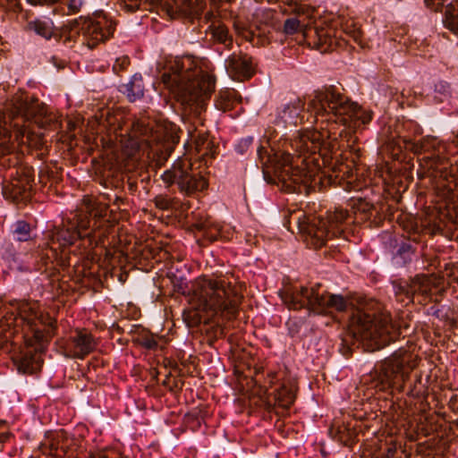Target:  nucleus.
I'll return each mask as SVG.
<instances>
[{
    "label": "nucleus",
    "instance_id": "1a4fd4ad",
    "mask_svg": "<svg viewBox=\"0 0 458 458\" xmlns=\"http://www.w3.org/2000/svg\"><path fill=\"white\" fill-rule=\"evenodd\" d=\"M292 220L296 223L299 233L305 235V241L316 249L324 246L328 239L341 236L346 238L344 234L347 225L354 224L352 210L349 212L342 208L327 211L325 218L296 211L290 213L284 216V225L293 232L290 226Z\"/></svg>",
    "mask_w": 458,
    "mask_h": 458
},
{
    "label": "nucleus",
    "instance_id": "f03ea898",
    "mask_svg": "<svg viewBox=\"0 0 458 458\" xmlns=\"http://www.w3.org/2000/svg\"><path fill=\"white\" fill-rule=\"evenodd\" d=\"M117 221L107 203L85 200L84 208L71 212L61 225L48 232L49 241L36 250V269L54 277L58 273L57 267H76L81 259H89L90 250L103 242Z\"/></svg>",
    "mask_w": 458,
    "mask_h": 458
},
{
    "label": "nucleus",
    "instance_id": "e433bc0d",
    "mask_svg": "<svg viewBox=\"0 0 458 458\" xmlns=\"http://www.w3.org/2000/svg\"><path fill=\"white\" fill-rule=\"evenodd\" d=\"M426 386L421 382V375L415 374L414 382L410 384L407 394L414 398H419L424 394Z\"/></svg>",
    "mask_w": 458,
    "mask_h": 458
},
{
    "label": "nucleus",
    "instance_id": "13d9d810",
    "mask_svg": "<svg viewBox=\"0 0 458 458\" xmlns=\"http://www.w3.org/2000/svg\"><path fill=\"white\" fill-rule=\"evenodd\" d=\"M215 19V14L212 11H208L205 13L204 15V20L206 22H210L212 23V21H216V20H214Z\"/></svg>",
    "mask_w": 458,
    "mask_h": 458
},
{
    "label": "nucleus",
    "instance_id": "a878e982",
    "mask_svg": "<svg viewBox=\"0 0 458 458\" xmlns=\"http://www.w3.org/2000/svg\"><path fill=\"white\" fill-rule=\"evenodd\" d=\"M99 124L106 128L110 132L115 134L120 131V136H123V131L125 126V123H123V114L112 112L109 109L102 111L99 116Z\"/></svg>",
    "mask_w": 458,
    "mask_h": 458
},
{
    "label": "nucleus",
    "instance_id": "393cba45",
    "mask_svg": "<svg viewBox=\"0 0 458 458\" xmlns=\"http://www.w3.org/2000/svg\"><path fill=\"white\" fill-rule=\"evenodd\" d=\"M330 435L345 446H352L357 441L358 432L351 423L333 424L329 429Z\"/></svg>",
    "mask_w": 458,
    "mask_h": 458
},
{
    "label": "nucleus",
    "instance_id": "49530a36",
    "mask_svg": "<svg viewBox=\"0 0 458 458\" xmlns=\"http://www.w3.org/2000/svg\"><path fill=\"white\" fill-rule=\"evenodd\" d=\"M124 3L125 8L129 12H135L140 8V5L141 4V0H122Z\"/></svg>",
    "mask_w": 458,
    "mask_h": 458
},
{
    "label": "nucleus",
    "instance_id": "7c9ffc66",
    "mask_svg": "<svg viewBox=\"0 0 458 458\" xmlns=\"http://www.w3.org/2000/svg\"><path fill=\"white\" fill-rule=\"evenodd\" d=\"M132 343L137 345H140L147 350H156L158 346L157 340L154 337V335L145 328L139 327L135 336L132 337Z\"/></svg>",
    "mask_w": 458,
    "mask_h": 458
},
{
    "label": "nucleus",
    "instance_id": "5fc2aeb1",
    "mask_svg": "<svg viewBox=\"0 0 458 458\" xmlns=\"http://www.w3.org/2000/svg\"><path fill=\"white\" fill-rule=\"evenodd\" d=\"M59 0H29L32 4H53L58 2Z\"/></svg>",
    "mask_w": 458,
    "mask_h": 458
},
{
    "label": "nucleus",
    "instance_id": "864d4df0",
    "mask_svg": "<svg viewBox=\"0 0 458 458\" xmlns=\"http://www.w3.org/2000/svg\"><path fill=\"white\" fill-rule=\"evenodd\" d=\"M185 423L190 426L193 430L200 428V426H197V420L194 419H190L189 412L184 417Z\"/></svg>",
    "mask_w": 458,
    "mask_h": 458
},
{
    "label": "nucleus",
    "instance_id": "f3484780",
    "mask_svg": "<svg viewBox=\"0 0 458 458\" xmlns=\"http://www.w3.org/2000/svg\"><path fill=\"white\" fill-rule=\"evenodd\" d=\"M57 344L65 357L73 359H84L97 346L92 334L86 328L75 329L72 335L66 340H58Z\"/></svg>",
    "mask_w": 458,
    "mask_h": 458
},
{
    "label": "nucleus",
    "instance_id": "e2e57ef3",
    "mask_svg": "<svg viewBox=\"0 0 458 458\" xmlns=\"http://www.w3.org/2000/svg\"><path fill=\"white\" fill-rule=\"evenodd\" d=\"M12 434L9 432L1 433L0 434V442L4 443L8 441V439L11 437Z\"/></svg>",
    "mask_w": 458,
    "mask_h": 458
},
{
    "label": "nucleus",
    "instance_id": "9d476101",
    "mask_svg": "<svg viewBox=\"0 0 458 458\" xmlns=\"http://www.w3.org/2000/svg\"><path fill=\"white\" fill-rule=\"evenodd\" d=\"M22 159V152L15 150L14 140L0 143V166L5 169L2 176L3 194L16 204L29 201L35 186L34 169Z\"/></svg>",
    "mask_w": 458,
    "mask_h": 458
},
{
    "label": "nucleus",
    "instance_id": "b1692460",
    "mask_svg": "<svg viewBox=\"0 0 458 458\" xmlns=\"http://www.w3.org/2000/svg\"><path fill=\"white\" fill-rule=\"evenodd\" d=\"M317 301H315V313L322 314L327 311L336 310L344 311L347 310L348 301L339 294H331L328 293H319L318 292Z\"/></svg>",
    "mask_w": 458,
    "mask_h": 458
},
{
    "label": "nucleus",
    "instance_id": "ddd939ff",
    "mask_svg": "<svg viewBox=\"0 0 458 458\" xmlns=\"http://www.w3.org/2000/svg\"><path fill=\"white\" fill-rule=\"evenodd\" d=\"M308 109L315 114L316 123L321 118V123H327V127L336 118L341 117L340 122L345 123L347 115L350 119H355L356 123L365 125L372 119V112L365 111L356 103L336 91L334 86L325 87L324 89L317 90L314 98L309 103ZM338 129V127L336 126Z\"/></svg>",
    "mask_w": 458,
    "mask_h": 458
},
{
    "label": "nucleus",
    "instance_id": "473e14b6",
    "mask_svg": "<svg viewBox=\"0 0 458 458\" xmlns=\"http://www.w3.org/2000/svg\"><path fill=\"white\" fill-rule=\"evenodd\" d=\"M415 248L409 242H402L394 255L397 264L405 265L411 260Z\"/></svg>",
    "mask_w": 458,
    "mask_h": 458
},
{
    "label": "nucleus",
    "instance_id": "cd10ccee",
    "mask_svg": "<svg viewBox=\"0 0 458 458\" xmlns=\"http://www.w3.org/2000/svg\"><path fill=\"white\" fill-rule=\"evenodd\" d=\"M98 181L106 188H123L125 183V173L104 167L102 174L98 176Z\"/></svg>",
    "mask_w": 458,
    "mask_h": 458
},
{
    "label": "nucleus",
    "instance_id": "8fccbe9b",
    "mask_svg": "<svg viewBox=\"0 0 458 458\" xmlns=\"http://www.w3.org/2000/svg\"><path fill=\"white\" fill-rule=\"evenodd\" d=\"M406 158L407 157H404L403 159H401L402 161L405 162L403 169L406 170V171H409L410 175L412 176L413 170H414V162H413L414 158L413 157H409L407 160H405Z\"/></svg>",
    "mask_w": 458,
    "mask_h": 458
},
{
    "label": "nucleus",
    "instance_id": "3c124183",
    "mask_svg": "<svg viewBox=\"0 0 458 458\" xmlns=\"http://www.w3.org/2000/svg\"><path fill=\"white\" fill-rule=\"evenodd\" d=\"M308 10H309L308 6L298 3L296 5H294L293 7L292 13L298 14V15L306 14L308 13Z\"/></svg>",
    "mask_w": 458,
    "mask_h": 458
},
{
    "label": "nucleus",
    "instance_id": "412c9836",
    "mask_svg": "<svg viewBox=\"0 0 458 458\" xmlns=\"http://www.w3.org/2000/svg\"><path fill=\"white\" fill-rule=\"evenodd\" d=\"M320 286V284H317L310 289L301 287L300 291H286L282 296V299L290 309L301 310L307 307L309 310L315 312V301H317L316 293H318V290Z\"/></svg>",
    "mask_w": 458,
    "mask_h": 458
},
{
    "label": "nucleus",
    "instance_id": "dca6fc26",
    "mask_svg": "<svg viewBox=\"0 0 458 458\" xmlns=\"http://www.w3.org/2000/svg\"><path fill=\"white\" fill-rule=\"evenodd\" d=\"M350 206L354 224L364 225L367 228L379 227L394 216V208L387 201L371 203L360 198L352 199Z\"/></svg>",
    "mask_w": 458,
    "mask_h": 458
},
{
    "label": "nucleus",
    "instance_id": "6e6552de",
    "mask_svg": "<svg viewBox=\"0 0 458 458\" xmlns=\"http://www.w3.org/2000/svg\"><path fill=\"white\" fill-rule=\"evenodd\" d=\"M28 30L47 40L54 38L57 42L75 43L81 36L82 43L93 49L100 42L111 38L115 30V23L112 20L101 17L98 20L81 16L64 25L61 29H55L52 21L39 19L31 21L27 24Z\"/></svg>",
    "mask_w": 458,
    "mask_h": 458
},
{
    "label": "nucleus",
    "instance_id": "2f4dec72",
    "mask_svg": "<svg viewBox=\"0 0 458 458\" xmlns=\"http://www.w3.org/2000/svg\"><path fill=\"white\" fill-rule=\"evenodd\" d=\"M436 431L441 438H446L451 441L458 437V418L454 420H443L438 423Z\"/></svg>",
    "mask_w": 458,
    "mask_h": 458
},
{
    "label": "nucleus",
    "instance_id": "79ce46f5",
    "mask_svg": "<svg viewBox=\"0 0 458 458\" xmlns=\"http://www.w3.org/2000/svg\"><path fill=\"white\" fill-rule=\"evenodd\" d=\"M125 182L128 186L129 191L133 194L138 190V175L135 173H125Z\"/></svg>",
    "mask_w": 458,
    "mask_h": 458
},
{
    "label": "nucleus",
    "instance_id": "c756f323",
    "mask_svg": "<svg viewBox=\"0 0 458 458\" xmlns=\"http://www.w3.org/2000/svg\"><path fill=\"white\" fill-rule=\"evenodd\" d=\"M12 104L13 98L10 100V103L7 104L6 109L8 111V117L4 112L0 111V143H8L13 141V134L12 129L13 126L12 124Z\"/></svg>",
    "mask_w": 458,
    "mask_h": 458
},
{
    "label": "nucleus",
    "instance_id": "052dcab7",
    "mask_svg": "<svg viewBox=\"0 0 458 458\" xmlns=\"http://www.w3.org/2000/svg\"><path fill=\"white\" fill-rule=\"evenodd\" d=\"M430 267H434L435 268H440L441 267V262L438 259V257H434L429 263Z\"/></svg>",
    "mask_w": 458,
    "mask_h": 458
},
{
    "label": "nucleus",
    "instance_id": "aec40b11",
    "mask_svg": "<svg viewBox=\"0 0 458 458\" xmlns=\"http://www.w3.org/2000/svg\"><path fill=\"white\" fill-rule=\"evenodd\" d=\"M430 277L427 275H417L411 283L406 281L393 282L394 294L400 301H411L416 293L428 295L430 293Z\"/></svg>",
    "mask_w": 458,
    "mask_h": 458
},
{
    "label": "nucleus",
    "instance_id": "0eeeda50",
    "mask_svg": "<svg viewBox=\"0 0 458 458\" xmlns=\"http://www.w3.org/2000/svg\"><path fill=\"white\" fill-rule=\"evenodd\" d=\"M12 124L15 140L27 144L30 149L39 150L38 157L45 155L46 141L43 134L31 131L35 124L40 129L57 130L61 127L58 116L47 110V106L38 98L30 96L27 92L20 91L13 96Z\"/></svg>",
    "mask_w": 458,
    "mask_h": 458
},
{
    "label": "nucleus",
    "instance_id": "bf43d9fd",
    "mask_svg": "<svg viewBox=\"0 0 458 458\" xmlns=\"http://www.w3.org/2000/svg\"><path fill=\"white\" fill-rule=\"evenodd\" d=\"M125 201V199L116 196L114 201V205L116 206L118 209H121V207L124 205Z\"/></svg>",
    "mask_w": 458,
    "mask_h": 458
},
{
    "label": "nucleus",
    "instance_id": "2eb2a0df",
    "mask_svg": "<svg viewBox=\"0 0 458 458\" xmlns=\"http://www.w3.org/2000/svg\"><path fill=\"white\" fill-rule=\"evenodd\" d=\"M415 366L411 352L400 348L381 362L379 378L389 387L398 392H403L410 374Z\"/></svg>",
    "mask_w": 458,
    "mask_h": 458
},
{
    "label": "nucleus",
    "instance_id": "4d7b16f0",
    "mask_svg": "<svg viewBox=\"0 0 458 458\" xmlns=\"http://www.w3.org/2000/svg\"><path fill=\"white\" fill-rule=\"evenodd\" d=\"M384 453L386 454V458H394L396 453V447L394 445L387 446L386 452Z\"/></svg>",
    "mask_w": 458,
    "mask_h": 458
},
{
    "label": "nucleus",
    "instance_id": "20e7f679",
    "mask_svg": "<svg viewBox=\"0 0 458 458\" xmlns=\"http://www.w3.org/2000/svg\"><path fill=\"white\" fill-rule=\"evenodd\" d=\"M160 79L174 95L183 116L200 118L215 91L214 75L191 66L186 68L184 60L176 58L167 64Z\"/></svg>",
    "mask_w": 458,
    "mask_h": 458
},
{
    "label": "nucleus",
    "instance_id": "de8ad7c7",
    "mask_svg": "<svg viewBox=\"0 0 458 458\" xmlns=\"http://www.w3.org/2000/svg\"><path fill=\"white\" fill-rule=\"evenodd\" d=\"M445 0H425L426 4L435 12L442 10Z\"/></svg>",
    "mask_w": 458,
    "mask_h": 458
},
{
    "label": "nucleus",
    "instance_id": "f8f14e48",
    "mask_svg": "<svg viewBox=\"0 0 458 458\" xmlns=\"http://www.w3.org/2000/svg\"><path fill=\"white\" fill-rule=\"evenodd\" d=\"M410 151L418 157L419 168L415 174L421 180L425 176H432L443 179L449 182V178L454 176L449 171V159L445 156L446 147L435 137H427L420 141H413L409 139H400L398 142L399 152L393 155L396 159L402 157V148Z\"/></svg>",
    "mask_w": 458,
    "mask_h": 458
},
{
    "label": "nucleus",
    "instance_id": "a18cd8bd",
    "mask_svg": "<svg viewBox=\"0 0 458 458\" xmlns=\"http://www.w3.org/2000/svg\"><path fill=\"white\" fill-rule=\"evenodd\" d=\"M63 4H66L70 13H76L80 12L83 0H61Z\"/></svg>",
    "mask_w": 458,
    "mask_h": 458
},
{
    "label": "nucleus",
    "instance_id": "7ed1b4c3",
    "mask_svg": "<svg viewBox=\"0 0 458 458\" xmlns=\"http://www.w3.org/2000/svg\"><path fill=\"white\" fill-rule=\"evenodd\" d=\"M5 319L8 326L21 327L24 332L25 346L15 360L18 370L27 375L40 371L42 353L57 329L56 319L28 302L21 305L18 315L11 313Z\"/></svg>",
    "mask_w": 458,
    "mask_h": 458
},
{
    "label": "nucleus",
    "instance_id": "4c0bfd02",
    "mask_svg": "<svg viewBox=\"0 0 458 458\" xmlns=\"http://www.w3.org/2000/svg\"><path fill=\"white\" fill-rule=\"evenodd\" d=\"M307 25L301 24V21L296 18H289L284 21V32L287 35H293L299 31L303 33V29Z\"/></svg>",
    "mask_w": 458,
    "mask_h": 458
},
{
    "label": "nucleus",
    "instance_id": "6ab92c4d",
    "mask_svg": "<svg viewBox=\"0 0 458 458\" xmlns=\"http://www.w3.org/2000/svg\"><path fill=\"white\" fill-rule=\"evenodd\" d=\"M334 30L329 27L322 26H306L303 29V38L309 46L321 53H326L332 49L335 43Z\"/></svg>",
    "mask_w": 458,
    "mask_h": 458
},
{
    "label": "nucleus",
    "instance_id": "0e129e2a",
    "mask_svg": "<svg viewBox=\"0 0 458 458\" xmlns=\"http://www.w3.org/2000/svg\"><path fill=\"white\" fill-rule=\"evenodd\" d=\"M284 4H286L290 7H293L298 4V0H285L284 1Z\"/></svg>",
    "mask_w": 458,
    "mask_h": 458
},
{
    "label": "nucleus",
    "instance_id": "423d86ee",
    "mask_svg": "<svg viewBox=\"0 0 458 458\" xmlns=\"http://www.w3.org/2000/svg\"><path fill=\"white\" fill-rule=\"evenodd\" d=\"M195 295L196 308L183 312V319L190 327L209 323L218 315L229 320L234 318L243 298L242 285L222 277L203 279Z\"/></svg>",
    "mask_w": 458,
    "mask_h": 458
},
{
    "label": "nucleus",
    "instance_id": "338daca9",
    "mask_svg": "<svg viewBox=\"0 0 458 458\" xmlns=\"http://www.w3.org/2000/svg\"><path fill=\"white\" fill-rule=\"evenodd\" d=\"M179 385H180V387H182V386H183V381H182V380H181V379H179V380H175V382H174V386H175V387H178V386H179Z\"/></svg>",
    "mask_w": 458,
    "mask_h": 458
},
{
    "label": "nucleus",
    "instance_id": "774afa93",
    "mask_svg": "<svg viewBox=\"0 0 458 458\" xmlns=\"http://www.w3.org/2000/svg\"><path fill=\"white\" fill-rule=\"evenodd\" d=\"M377 458H386L385 453L379 454Z\"/></svg>",
    "mask_w": 458,
    "mask_h": 458
},
{
    "label": "nucleus",
    "instance_id": "5701e85b",
    "mask_svg": "<svg viewBox=\"0 0 458 458\" xmlns=\"http://www.w3.org/2000/svg\"><path fill=\"white\" fill-rule=\"evenodd\" d=\"M206 38L210 45H222L225 49H232L233 38L228 27L221 21H212L206 30Z\"/></svg>",
    "mask_w": 458,
    "mask_h": 458
},
{
    "label": "nucleus",
    "instance_id": "6e6d98bb",
    "mask_svg": "<svg viewBox=\"0 0 458 458\" xmlns=\"http://www.w3.org/2000/svg\"><path fill=\"white\" fill-rule=\"evenodd\" d=\"M135 174L138 175V185L140 184L145 189V182L149 180V175L143 176L141 173Z\"/></svg>",
    "mask_w": 458,
    "mask_h": 458
},
{
    "label": "nucleus",
    "instance_id": "f257e3e1",
    "mask_svg": "<svg viewBox=\"0 0 458 458\" xmlns=\"http://www.w3.org/2000/svg\"><path fill=\"white\" fill-rule=\"evenodd\" d=\"M348 134L345 129L337 131L335 122L328 127L321 125L319 129L304 132L297 142L304 167L293 166V157L287 151L273 148L263 161L261 149H259L266 181L281 185L286 192L305 195L341 184L343 179L352 177L356 159L360 157L355 153L349 162L347 152L338 153L344 148H352L349 140H344Z\"/></svg>",
    "mask_w": 458,
    "mask_h": 458
},
{
    "label": "nucleus",
    "instance_id": "603ef678",
    "mask_svg": "<svg viewBox=\"0 0 458 458\" xmlns=\"http://www.w3.org/2000/svg\"><path fill=\"white\" fill-rule=\"evenodd\" d=\"M233 29L235 32L241 37L242 35H244L245 31H247L245 25L240 21H233Z\"/></svg>",
    "mask_w": 458,
    "mask_h": 458
},
{
    "label": "nucleus",
    "instance_id": "a211bd4d",
    "mask_svg": "<svg viewBox=\"0 0 458 458\" xmlns=\"http://www.w3.org/2000/svg\"><path fill=\"white\" fill-rule=\"evenodd\" d=\"M256 388L255 394L259 395L261 399H266L267 403L278 406L283 409H289L295 399V386L290 383H283L279 388L276 389L273 394H268L267 386H261L256 379H253Z\"/></svg>",
    "mask_w": 458,
    "mask_h": 458
},
{
    "label": "nucleus",
    "instance_id": "09e8293b",
    "mask_svg": "<svg viewBox=\"0 0 458 458\" xmlns=\"http://www.w3.org/2000/svg\"><path fill=\"white\" fill-rule=\"evenodd\" d=\"M193 227H195L198 231L203 232V235L206 238H208L211 242L215 241L216 239V236H209L207 229H206V224L205 223H196L193 225Z\"/></svg>",
    "mask_w": 458,
    "mask_h": 458
},
{
    "label": "nucleus",
    "instance_id": "4be33fe9",
    "mask_svg": "<svg viewBox=\"0 0 458 458\" xmlns=\"http://www.w3.org/2000/svg\"><path fill=\"white\" fill-rule=\"evenodd\" d=\"M226 70L233 80L240 81L250 79L254 73L251 59L246 55H231L226 61Z\"/></svg>",
    "mask_w": 458,
    "mask_h": 458
},
{
    "label": "nucleus",
    "instance_id": "a19ab883",
    "mask_svg": "<svg viewBox=\"0 0 458 458\" xmlns=\"http://www.w3.org/2000/svg\"><path fill=\"white\" fill-rule=\"evenodd\" d=\"M442 215L452 224L458 225V206L447 207Z\"/></svg>",
    "mask_w": 458,
    "mask_h": 458
},
{
    "label": "nucleus",
    "instance_id": "c9c22d12",
    "mask_svg": "<svg viewBox=\"0 0 458 458\" xmlns=\"http://www.w3.org/2000/svg\"><path fill=\"white\" fill-rule=\"evenodd\" d=\"M59 179V172L57 168L55 170L48 165L42 167L38 173L39 183L46 185L47 182L53 181L57 182Z\"/></svg>",
    "mask_w": 458,
    "mask_h": 458
},
{
    "label": "nucleus",
    "instance_id": "69168bd1",
    "mask_svg": "<svg viewBox=\"0 0 458 458\" xmlns=\"http://www.w3.org/2000/svg\"><path fill=\"white\" fill-rule=\"evenodd\" d=\"M418 233V226H416L414 228V232H413V238H412V241L415 242H418L420 240H419V237L416 236V233Z\"/></svg>",
    "mask_w": 458,
    "mask_h": 458
},
{
    "label": "nucleus",
    "instance_id": "bb28decb",
    "mask_svg": "<svg viewBox=\"0 0 458 458\" xmlns=\"http://www.w3.org/2000/svg\"><path fill=\"white\" fill-rule=\"evenodd\" d=\"M242 102V97L232 89L221 90L216 99L215 106L218 110L227 112L233 110L237 104Z\"/></svg>",
    "mask_w": 458,
    "mask_h": 458
},
{
    "label": "nucleus",
    "instance_id": "c03bdc74",
    "mask_svg": "<svg viewBox=\"0 0 458 458\" xmlns=\"http://www.w3.org/2000/svg\"><path fill=\"white\" fill-rule=\"evenodd\" d=\"M443 230H444V227L442 226V225L440 223L439 224L434 223V224H428V226L421 229V232L423 233H428L429 235H435L437 233L442 234Z\"/></svg>",
    "mask_w": 458,
    "mask_h": 458
},
{
    "label": "nucleus",
    "instance_id": "58836bf2",
    "mask_svg": "<svg viewBox=\"0 0 458 458\" xmlns=\"http://www.w3.org/2000/svg\"><path fill=\"white\" fill-rule=\"evenodd\" d=\"M210 414L209 407L206 404H201L189 412L190 419L197 420V426H201V422L205 420Z\"/></svg>",
    "mask_w": 458,
    "mask_h": 458
},
{
    "label": "nucleus",
    "instance_id": "680f3d73",
    "mask_svg": "<svg viewBox=\"0 0 458 458\" xmlns=\"http://www.w3.org/2000/svg\"><path fill=\"white\" fill-rule=\"evenodd\" d=\"M242 37L248 41H251L253 39L254 34L252 31L247 29V31H245L244 35H242Z\"/></svg>",
    "mask_w": 458,
    "mask_h": 458
},
{
    "label": "nucleus",
    "instance_id": "39448f33",
    "mask_svg": "<svg viewBox=\"0 0 458 458\" xmlns=\"http://www.w3.org/2000/svg\"><path fill=\"white\" fill-rule=\"evenodd\" d=\"M348 319L349 333L342 339L344 355L351 351L350 341L355 340L366 352H374L394 341L400 334L391 315L373 300L352 307Z\"/></svg>",
    "mask_w": 458,
    "mask_h": 458
},
{
    "label": "nucleus",
    "instance_id": "ea45409f",
    "mask_svg": "<svg viewBox=\"0 0 458 458\" xmlns=\"http://www.w3.org/2000/svg\"><path fill=\"white\" fill-rule=\"evenodd\" d=\"M155 207L160 210H168L172 208L174 199L169 198L167 195L159 194L154 199Z\"/></svg>",
    "mask_w": 458,
    "mask_h": 458
},
{
    "label": "nucleus",
    "instance_id": "c85d7f7f",
    "mask_svg": "<svg viewBox=\"0 0 458 458\" xmlns=\"http://www.w3.org/2000/svg\"><path fill=\"white\" fill-rule=\"evenodd\" d=\"M119 90L126 95L130 102H134L144 95L143 81L141 78L133 76L129 83L121 85Z\"/></svg>",
    "mask_w": 458,
    "mask_h": 458
},
{
    "label": "nucleus",
    "instance_id": "72a5a7b5",
    "mask_svg": "<svg viewBox=\"0 0 458 458\" xmlns=\"http://www.w3.org/2000/svg\"><path fill=\"white\" fill-rule=\"evenodd\" d=\"M13 233L20 242H27L31 239V225L25 220H18L14 225Z\"/></svg>",
    "mask_w": 458,
    "mask_h": 458
},
{
    "label": "nucleus",
    "instance_id": "f704fd0d",
    "mask_svg": "<svg viewBox=\"0 0 458 458\" xmlns=\"http://www.w3.org/2000/svg\"><path fill=\"white\" fill-rule=\"evenodd\" d=\"M184 10L189 12L190 15L194 18H199L206 7L204 0H182Z\"/></svg>",
    "mask_w": 458,
    "mask_h": 458
},
{
    "label": "nucleus",
    "instance_id": "4468645a",
    "mask_svg": "<svg viewBox=\"0 0 458 458\" xmlns=\"http://www.w3.org/2000/svg\"><path fill=\"white\" fill-rule=\"evenodd\" d=\"M161 178L166 189L176 185L179 191L188 197L195 196L208 187V179L200 172L194 171L188 158H178Z\"/></svg>",
    "mask_w": 458,
    "mask_h": 458
},
{
    "label": "nucleus",
    "instance_id": "37998d69",
    "mask_svg": "<svg viewBox=\"0 0 458 458\" xmlns=\"http://www.w3.org/2000/svg\"><path fill=\"white\" fill-rule=\"evenodd\" d=\"M145 2L151 6H162V8L165 10L168 14L174 13V8L168 0H146Z\"/></svg>",
    "mask_w": 458,
    "mask_h": 458
},
{
    "label": "nucleus",
    "instance_id": "9b49d317",
    "mask_svg": "<svg viewBox=\"0 0 458 458\" xmlns=\"http://www.w3.org/2000/svg\"><path fill=\"white\" fill-rule=\"evenodd\" d=\"M180 131L174 124L165 127L162 131L153 132V127L146 118L133 121L125 129L128 137L123 145V150L129 157H134L143 145H149L157 163L162 164L168 159L174 147L179 143Z\"/></svg>",
    "mask_w": 458,
    "mask_h": 458
}]
</instances>
